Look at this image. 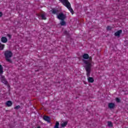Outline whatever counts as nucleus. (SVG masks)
<instances>
[{"mask_svg":"<svg viewBox=\"0 0 128 128\" xmlns=\"http://www.w3.org/2000/svg\"><path fill=\"white\" fill-rule=\"evenodd\" d=\"M108 126H109L110 128H112V122H110V121L108 122Z\"/></svg>","mask_w":128,"mask_h":128,"instance_id":"obj_18","label":"nucleus"},{"mask_svg":"<svg viewBox=\"0 0 128 128\" xmlns=\"http://www.w3.org/2000/svg\"><path fill=\"white\" fill-rule=\"evenodd\" d=\"M1 43L0 42V44Z\"/></svg>","mask_w":128,"mask_h":128,"instance_id":"obj_27","label":"nucleus"},{"mask_svg":"<svg viewBox=\"0 0 128 128\" xmlns=\"http://www.w3.org/2000/svg\"><path fill=\"white\" fill-rule=\"evenodd\" d=\"M59 0L60 2H62V4L64 6L67 4L68 2H68V0Z\"/></svg>","mask_w":128,"mask_h":128,"instance_id":"obj_10","label":"nucleus"},{"mask_svg":"<svg viewBox=\"0 0 128 128\" xmlns=\"http://www.w3.org/2000/svg\"><path fill=\"white\" fill-rule=\"evenodd\" d=\"M41 18L42 20H46V16L44 15V14H42Z\"/></svg>","mask_w":128,"mask_h":128,"instance_id":"obj_19","label":"nucleus"},{"mask_svg":"<svg viewBox=\"0 0 128 128\" xmlns=\"http://www.w3.org/2000/svg\"><path fill=\"white\" fill-rule=\"evenodd\" d=\"M1 80L3 84H8V81H6V80L4 78V76H1Z\"/></svg>","mask_w":128,"mask_h":128,"instance_id":"obj_8","label":"nucleus"},{"mask_svg":"<svg viewBox=\"0 0 128 128\" xmlns=\"http://www.w3.org/2000/svg\"><path fill=\"white\" fill-rule=\"evenodd\" d=\"M60 24L61 26H66V22H65L64 20H61Z\"/></svg>","mask_w":128,"mask_h":128,"instance_id":"obj_12","label":"nucleus"},{"mask_svg":"<svg viewBox=\"0 0 128 128\" xmlns=\"http://www.w3.org/2000/svg\"><path fill=\"white\" fill-rule=\"evenodd\" d=\"M116 106V104L114 102H110L108 104V108H110V110H112V108H114V107Z\"/></svg>","mask_w":128,"mask_h":128,"instance_id":"obj_6","label":"nucleus"},{"mask_svg":"<svg viewBox=\"0 0 128 128\" xmlns=\"http://www.w3.org/2000/svg\"><path fill=\"white\" fill-rule=\"evenodd\" d=\"M64 6H66V8H68V10H69L70 12H72V14L74 12V10H72V6H70V2L67 3Z\"/></svg>","mask_w":128,"mask_h":128,"instance_id":"obj_4","label":"nucleus"},{"mask_svg":"<svg viewBox=\"0 0 128 128\" xmlns=\"http://www.w3.org/2000/svg\"><path fill=\"white\" fill-rule=\"evenodd\" d=\"M3 73H4V68L0 64V74H3Z\"/></svg>","mask_w":128,"mask_h":128,"instance_id":"obj_16","label":"nucleus"},{"mask_svg":"<svg viewBox=\"0 0 128 128\" xmlns=\"http://www.w3.org/2000/svg\"><path fill=\"white\" fill-rule=\"evenodd\" d=\"M82 58L84 59V60H83V62L85 64L84 68L86 72V74L88 76H90V74L92 70V57H90L88 54H84L82 56Z\"/></svg>","mask_w":128,"mask_h":128,"instance_id":"obj_1","label":"nucleus"},{"mask_svg":"<svg viewBox=\"0 0 128 128\" xmlns=\"http://www.w3.org/2000/svg\"><path fill=\"white\" fill-rule=\"evenodd\" d=\"M8 36L9 38H12V35L8 34Z\"/></svg>","mask_w":128,"mask_h":128,"instance_id":"obj_23","label":"nucleus"},{"mask_svg":"<svg viewBox=\"0 0 128 128\" xmlns=\"http://www.w3.org/2000/svg\"><path fill=\"white\" fill-rule=\"evenodd\" d=\"M50 12H52V14H56V12H58V10L54 8H53V9H52V10H50Z\"/></svg>","mask_w":128,"mask_h":128,"instance_id":"obj_15","label":"nucleus"},{"mask_svg":"<svg viewBox=\"0 0 128 128\" xmlns=\"http://www.w3.org/2000/svg\"><path fill=\"white\" fill-rule=\"evenodd\" d=\"M4 56L6 62H12V60L10 58L12 56V51H6L4 52Z\"/></svg>","mask_w":128,"mask_h":128,"instance_id":"obj_2","label":"nucleus"},{"mask_svg":"<svg viewBox=\"0 0 128 128\" xmlns=\"http://www.w3.org/2000/svg\"><path fill=\"white\" fill-rule=\"evenodd\" d=\"M122 32V30H120L116 32L114 34L115 36H117L118 38H120V34Z\"/></svg>","mask_w":128,"mask_h":128,"instance_id":"obj_5","label":"nucleus"},{"mask_svg":"<svg viewBox=\"0 0 128 128\" xmlns=\"http://www.w3.org/2000/svg\"><path fill=\"white\" fill-rule=\"evenodd\" d=\"M68 124V121L64 122L63 123L61 124L62 128H64Z\"/></svg>","mask_w":128,"mask_h":128,"instance_id":"obj_14","label":"nucleus"},{"mask_svg":"<svg viewBox=\"0 0 128 128\" xmlns=\"http://www.w3.org/2000/svg\"><path fill=\"white\" fill-rule=\"evenodd\" d=\"M112 30V26H107V30Z\"/></svg>","mask_w":128,"mask_h":128,"instance_id":"obj_22","label":"nucleus"},{"mask_svg":"<svg viewBox=\"0 0 128 128\" xmlns=\"http://www.w3.org/2000/svg\"><path fill=\"white\" fill-rule=\"evenodd\" d=\"M14 110H18L19 108H20V105H18L14 108Z\"/></svg>","mask_w":128,"mask_h":128,"instance_id":"obj_20","label":"nucleus"},{"mask_svg":"<svg viewBox=\"0 0 128 128\" xmlns=\"http://www.w3.org/2000/svg\"><path fill=\"white\" fill-rule=\"evenodd\" d=\"M4 48V44H2V43L0 44V50H2Z\"/></svg>","mask_w":128,"mask_h":128,"instance_id":"obj_17","label":"nucleus"},{"mask_svg":"<svg viewBox=\"0 0 128 128\" xmlns=\"http://www.w3.org/2000/svg\"><path fill=\"white\" fill-rule=\"evenodd\" d=\"M6 104L7 106H12V102L10 100H8L6 102Z\"/></svg>","mask_w":128,"mask_h":128,"instance_id":"obj_13","label":"nucleus"},{"mask_svg":"<svg viewBox=\"0 0 128 128\" xmlns=\"http://www.w3.org/2000/svg\"><path fill=\"white\" fill-rule=\"evenodd\" d=\"M116 102H120V99L118 98H116Z\"/></svg>","mask_w":128,"mask_h":128,"instance_id":"obj_21","label":"nucleus"},{"mask_svg":"<svg viewBox=\"0 0 128 128\" xmlns=\"http://www.w3.org/2000/svg\"><path fill=\"white\" fill-rule=\"evenodd\" d=\"M57 18L58 20H64L66 18V16L64 15V13L61 12L58 14Z\"/></svg>","mask_w":128,"mask_h":128,"instance_id":"obj_3","label":"nucleus"},{"mask_svg":"<svg viewBox=\"0 0 128 128\" xmlns=\"http://www.w3.org/2000/svg\"><path fill=\"white\" fill-rule=\"evenodd\" d=\"M64 34H68V31H66H66L64 32Z\"/></svg>","mask_w":128,"mask_h":128,"instance_id":"obj_24","label":"nucleus"},{"mask_svg":"<svg viewBox=\"0 0 128 128\" xmlns=\"http://www.w3.org/2000/svg\"><path fill=\"white\" fill-rule=\"evenodd\" d=\"M2 12H0V18H2Z\"/></svg>","mask_w":128,"mask_h":128,"instance_id":"obj_25","label":"nucleus"},{"mask_svg":"<svg viewBox=\"0 0 128 128\" xmlns=\"http://www.w3.org/2000/svg\"><path fill=\"white\" fill-rule=\"evenodd\" d=\"M90 74L89 76H88L87 75V77L88 78V82L92 83L94 82V78L92 77H90Z\"/></svg>","mask_w":128,"mask_h":128,"instance_id":"obj_9","label":"nucleus"},{"mask_svg":"<svg viewBox=\"0 0 128 128\" xmlns=\"http://www.w3.org/2000/svg\"><path fill=\"white\" fill-rule=\"evenodd\" d=\"M1 42L6 44V42H8V38L6 37L3 36L1 38Z\"/></svg>","mask_w":128,"mask_h":128,"instance_id":"obj_11","label":"nucleus"},{"mask_svg":"<svg viewBox=\"0 0 128 128\" xmlns=\"http://www.w3.org/2000/svg\"><path fill=\"white\" fill-rule=\"evenodd\" d=\"M43 120H45L46 122H50V118L48 116H43Z\"/></svg>","mask_w":128,"mask_h":128,"instance_id":"obj_7","label":"nucleus"},{"mask_svg":"<svg viewBox=\"0 0 128 128\" xmlns=\"http://www.w3.org/2000/svg\"><path fill=\"white\" fill-rule=\"evenodd\" d=\"M36 72H38V70H37Z\"/></svg>","mask_w":128,"mask_h":128,"instance_id":"obj_26","label":"nucleus"}]
</instances>
